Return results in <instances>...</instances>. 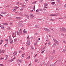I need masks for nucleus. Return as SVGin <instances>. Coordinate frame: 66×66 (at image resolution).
<instances>
[{
  "instance_id": "1",
  "label": "nucleus",
  "mask_w": 66,
  "mask_h": 66,
  "mask_svg": "<svg viewBox=\"0 0 66 66\" xmlns=\"http://www.w3.org/2000/svg\"><path fill=\"white\" fill-rule=\"evenodd\" d=\"M19 32H18V31H17L16 32V33L19 36H20V35H22V30L20 29L19 30Z\"/></svg>"
},
{
  "instance_id": "2",
  "label": "nucleus",
  "mask_w": 66,
  "mask_h": 66,
  "mask_svg": "<svg viewBox=\"0 0 66 66\" xmlns=\"http://www.w3.org/2000/svg\"><path fill=\"white\" fill-rule=\"evenodd\" d=\"M9 40L10 42V44H13V40L12 39L11 37L10 36L9 37Z\"/></svg>"
},
{
  "instance_id": "3",
  "label": "nucleus",
  "mask_w": 66,
  "mask_h": 66,
  "mask_svg": "<svg viewBox=\"0 0 66 66\" xmlns=\"http://www.w3.org/2000/svg\"><path fill=\"white\" fill-rule=\"evenodd\" d=\"M60 30L61 31H63L65 32H66V29L64 27H62V28H61L60 29Z\"/></svg>"
},
{
  "instance_id": "4",
  "label": "nucleus",
  "mask_w": 66,
  "mask_h": 66,
  "mask_svg": "<svg viewBox=\"0 0 66 66\" xmlns=\"http://www.w3.org/2000/svg\"><path fill=\"white\" fill-rule=\"evenodd\" d=\"M27 45L29 46L30 45V40H28L27 41Z\"/></svg>"
},
{
  "instance_id": "5",
  "label": "nucleus",
  "mask_w": 66,
  "mask_h": 66,
  "mask_svg": "<svg viewBox=\"0 0 66 66\" xmlns=\"http://www.w3.org/2000/svg\"><path fill=\"white\" fill-rule=\"evenodd\" d=\"M53 40L54 42L55 43H56L57 44H59V42H58V41L56 40L55 39H54Z\"/></svg>"
},
{
  "instance_id": "6",
  "label": "nucleus",
  "mask_w": 66,
  "mask_h": 66,
  "mask_svg": "<svg viewBox=\"0 0 66 66\" xmlns=\"http://www.w3.org/2000/svg\"><path fill=\"white\" fill-rule=\"evenodd\" d=\"M19 26L20 27H23V24L21 23L19 24Z\"/></svg>"
},
{
  "instance_id": "7",
  "label": "nucleus",
  "mask_w": 66,
  "mask_h": 66,
  "mask_svg": "<svg viewBox=\"0 0 66 66\" xmlns=\"http://www.w3.org/2000/svg\"><path fill=\"white\" fill-rule=\"evenodd\" d=\"M16 19H19V20L21 19H22V18L20 17H16Z\"/></svg>"
},
{
  "instance_id": "8",
  "label": "nucleus",
  "mask_w": 66,
  "mask_h": 66,
  "mask_svg": "<svg viewBox=\"0 0 66 66\" xmlns=\"http://www.w3.org/2000/svg\"><path fill=\"white\" fill-rule=\"evenodd\" d=\"M30 16L32 18H33L34 17V15H33L32 13H30Z\"/></svg>"
},
{
  "instance_id": "9",
  "label": "nucleus",
  "mask_w": 66,
  "mask_h": 66,
  "mask_svg": "<svg viewBox=\"0 0 66 66\" xmlns=\"http://www.w3.org/2000/svg\"><path fill=\"white\" fill-rule=\"evenodd\" d=\"M23 33H25L26 34H27V31H26V30H25V29H24L23 30Z\"/></svg>"
},
{
  "instance_id": "10",
  "label": "nucleus",
  "mask_w": 66,
  "mask_h": 66,
  "mask_svg": "<svg viewBox=\"0 0 66 66\" xmlns=\"http://www.w3.org/2000/svg\"><path fill=\"white\" fill-rule=\"evenodd\" d=\"M44 50V48H43L42 49V51H43L41 53V54H43L44 52V51H45V50Z\"/></svg>"
},
{
  "instance_id": "11",
  "label": "nucleus",
  "mask_w": 66,
  "mask_h": 66,
  "mask_svg": "<svg viewBox=\"0 0 66 66\" xmlns=\"http://www.w3.org/2000/svg\"><path fill=\"white\" fill-rule=\"evenodd\" d=\"M55 46H56V44L55 43L53 44V47H55Z\"/></svg>"
},
{
  "instance_id": "12",
  "label": "nucleus",
  "mask_w": 66,
  "mask_h": 66,
  "mask_svg": "<svg viewBox=\"0 0 66 66\" xmlns=\"http://www.w3.org/2000/svg\"><path fill=\"white\" fill-rule=\"evenodd\" d=\"M1 14H6V12H1Z\"/></svg>"
},
{
  "instance_id": "13",
  "label": "nucleus",
  "mask_w": 66,
  "mask_h": 66,
  "mask_svg": "<svg viewBox=\"0 0 66 66\" xmlns=\"http://www.w3.org/2000/svg\"><path fill=\"white\" fill-rule=\"evenodd\" d=\"M54 57L53 56H51L50 57V59H51V60Z\"/></svg>"
},
{
  "instance_id": "14",
  "label": "nucleus",
  "mask_w": 66,
  "mask_h": 66,
  "mask_svg": "<svg viewBox=\"0 0 66 66\" xmlns=\"http://www.w3.org/2000/svg\"><path fill=\"white\" fill-rule=\"evenodd\" d=\"M25 16H26V17H27V18H28V19H29V15H25Z\"/></svg>"
},
{
  "instance_id": "15",
  "label": "nucleus",
  "mask_w": 66,
  "mask_h": 66,
  "mask_svg": "<svg viewBox=\"0 0 66 66\" xmlns=\"http://www.w3.org/2000/svg\"><path fill=\"white\" fill-rule=\"evenodd\" d=\"M35 28H39V27H38V26L37 25H35Z\"/></svg>"
},
{
  "instance_id": "16",
  "label": "nucleus",
  "mask_w": 66,
  "mask_h": 66,
  "mask_svg": "<svg viewBox=\"0 0 66 66\" xmlns=\"http://www.w3.org/2000/svg\"><path fill=\"white\" fill-rule=\"evenodd\" d=\"M31 49L32 50H34V48L33 47V46H31Z\"/></svg>"
},
{
  "instance_id": "17",
  "label": "nucleus",
  "mask_w": 66,
  "mask_h": 66,
  "mask_svg": "<svg viewBox=\"0 0 66 66\" xmlns=\"http://www.w3.org/2000/svg\"><path fill=\"white\" fill-rule=\"evenodd\" d=\"M51 43L50 42H48V45L50 46V45H51Z\"/></svg>"
},
{
  "instance_id": "18",
  "label": "nucleus",
  "mask_w": 66,
  "mask_h": 66,
  "mask_svg": "<svg viewBox=\"0 0 66 66\" xmlns=\"http://www.w3.org/2000/svg\"><path fill=\"white\" fill-rule=\"evenodd\" d=\"M39 11H41V12H43V10L42 9H39Z\"/></svg>"
},
{
  "instance_id": "19",
  "label": "nucleus",
  "mask_w": 66,
  "mask_h": 66,
  "mask_svg": "<svg viewBox=\"0 0 66 66\" xmlns=\"http://www.w3.org/2000/svg\"><path fill=\"white\" fill-rule=\"evenodd\" d=\"M44 5L45 6H47L48 5V4L47 3H45L44 4Z\"/></svg>"
},
{
  "instance_id": "20",
  "label": "nucleus",
  "mask_w": 66,
  "mask_h": 66,
  "mask_svg": "<svg viewBox=\"0 0 66 66\" xmlns=\"http://www.w3.org/2000/svg\"><path fill=\"white\" fill-rule=\"evenodd\" d=\"M26 6L24 5H22V7H23L24 8H25V7H26Z\"/></svg>"
},
{
  "instance_id": "21",
  "label": "nucleus",
  "mask_w": 66,
  "mask_h": 66,
  "mask_svg": "<svg viewBox=\"0 0 66 66\" xmlns=\"http://www.w3.org/2000/svg\"><path fill=\"white\" fill-rule=\"evenodd\" d=\"M55 53V50H53V54H54Z\"/></svg>"
},
{
  "instance_id": "22",
  "label": "nucleus",
  "mask_w": 66,
  "mask_h": 66,
  "mask_svg": "<svg viewBox=\"0 0 66 66\" xmlns=\"http://www.w3.org/2000/svg\"><path fill=\"white\" fill-rule=\"evenodd\" d=\"M43 0H40V3H42L43 2Z\"/></svg>"
},
{
  "instance_id": "23",
  "label": "nucleus",
  "mask_w": 66,
  "mask_h": 66,
  "mask_svg": "<svg viewBox=\"0 0 66 66\" xmlns=\"http://www.w3.org/2000/svg\"><path fill=\"white\" fill-rule=\"evenodd\" d=\"M38 61V59H35V62H37Z\"/></svg>"
},
{
  "instance_id": "24",
  "label": "nucleus",
  "mask_w": 66,
  "mask_h": 66,
  "mask_svg": "<svg viewBox=\"0 0 66 66\" xmlns=\"http://www.w3.org/2000/svg\"><path fill=\"white\" fill-rule=\"evenodd\" d=\"M16 11V9H14L13 10V12H15V11Z\"/></svg>"
},
{
  "instance_id": "25",
  "label": "nucleus",
  "mask_w": 66,
  "mask_h": 66,
  "mask_svg": "<svg viewBox=\"0 0 66 66\" xmlns=\"http://www.w3.org/2000/svg\"><path fill=\"white\" fill-rule=\"evenodd\" d=\"M46 31H47V32H50V30L47 29V30Z\"/></svg>"
},
{
  "instance_id": "26",
  "label": "nucleus",
  "mask_w": 66,
  "mask_h": 66,
  "mask_svg": "<svg viewBox=\"0 0 66 66\" xmlns=\"http://www.w3.org/2000/svg\"><path fill=\"white\" fill-rule=\"evenodd\" d=\"M51 3L52 4L54 5V4L55 3V2H52Z\"/></svg>"
},
{
  "instance_id": "27",
  "label": "nucleus",
  "mask_w": 66,
  "mask_h": 66,
  "mask_svg": "<svg viewBox=\"0 0 66 66\" xmlns=\"http://www.w3.org/2000/svg\"><path fill=\"white\" fill-rule=\"evenodd\" d=\"M36 2H37V1H35L32 3V4H34L35 3H36Z\"/></svg>"
},
{
  "instance_id": "28",
  "label": "nucleus",
  "mask_w": 66,
  "mask_h": 66,
  "mask_svg": "<svg viewBox=\"0 0 66 66\" xmlns=\"http://www.w3.org/2000/svg\"><path fill=\"white\" fill-rule=\"evenodd\" d=\"M47 28H44V30H45V31H47Z\"/></svg>"
},
{
  "instance_id": "29",
  "label": "nucleus",
  "mask_w": 66,
  "mask_h": 66,
  "mask_svg": "<svg viewBox=\"0 0 66 66\" xmlns=\"http://www.w3.org/2000/svg\"><path fill=\"white\" fill-rule=\"evenodd\" d=\"M37 45V43H36V42L35 43V44H34V45L35 46H36V45Z\"/></svg>"
},
{
  "instance_id": "30",
  "label": "nucleus",
  "mask_w": 66,
  "mask_h": 66,
  "mask_svg": "<svg viewBox=\"0 0 66 66\" xmlns=\"http://www.w3.org/2000/svg\"><path fill=\"white\" fill-rule=\"evenodd\" d=\"M19 14L20 15H22V13L21 12H20V13H19Z\"/></svg>"
},
{
  "instance_id": "31",
  "label": "nucleus",
  "mask_w": 66,
  "mask_h": 66,
  "mask_svg": "<svg viewBox=\"0 0 66 66\" xmlns=\"http://www.w3.org/2000/svg\"><path fill=\"white\" fill-rule=\"evenodd\" d=\"M24 54H22V57H24Z\"/></svg>"
},
{
  "instance_id": "32",
  "label": "nucleus",
  "mask_w": 66,
  "mask_h": 66,
  "mask_svg": "<svg viewBox=\"0 0 66 66\" xmlns=\"http://www.w3.org/2000/svg\"><path fill=\"white\" fill-rule=\"evenodd\" d=\"M65 51H66V49H63V52H65Z\"/></svg>"
},
{
  "instance_id": "33",
  "label": "nucleus",
  "mask_w": 66,
  "mask_h": 66,
  "mask_svg": "<svg viewBox=\"0 0 66 66\" xmlns=\"http://www.w3.org/2000/svg\"><path fill=\"white\" fill-rule=\"evenodd\" d=\"M56 1H57V2H58V3H60V0H57Z\"/></svg>"
},
{
  "instance_id": "34",
  "label": "nucleus",
  "mask_w": 66,
  "mask_h": 66,
  "mask_svg": "<svg viewBox=\"0 0 66 66\" xmlns=\"http://www.w3.org/2000/svg\"><path fill=\"white\" fill-rule=\"evenodd\" d=\"M19 62L20 63H21L22 62V61L21 60H19Z\"/></svg>"
},
{
  "instance_id": "35",
  "label": "nucleus",
  "mask_w": 66,
  "mask_h": 66,
  "mask_svg": "<svg viewBox=\"0 0 66 66\" xmlns=\"http://www.w3.org/2000/svg\"><path fill=\"white\" fill-rule=\"evenodd\" d=\"M7 29H8V30H11V28L10 27H8Z\"/></svg>"
},
{
  "instance_id": "36",
  "label": "nucleus",
  "mask_w": 66,
  "mask_h": 66,
  "mask_svg": "<svg viewBox=\"0 0 66 66\" xmlns=\"http://www.w3.org/2000/svg\"><path fill=\"white\" fill-rule=\"evenodd\" d=\"M53 16H57V15L55 14H53Z\"/></svg>"
},
{
  "instance_id": "37",
  "label": "nucleus",
  "mask_w": 66,
  "mask_h": 66,
  "mask_svg": "<svg viewBox=\"0 0 66 66\" xmlns=\"http://www.w3.org/2000/svg\"><path fill=\"white\" fill-rule=\"evenodd\" d=\"M3 59H4V57L0 59V60H3Z\"/></svg>"
},
{
  "instance_id": "38",
  "label": "nucleus",
  "mask_w": 66,
  "mask_h": 66,
  "mask_svg": "<svg viewBox=\"0 0 66 66\" xmlns=\"http://www.w3.org/2000/svg\"><path fill=\"white\" fill-rule=\"evenodd\" d=\"M39 11V10L38 9H37L36 11V12H38Z\"/></svg>"
},
{
  "instance_id": "39",
  "label": "nucleus",
  "mask_w": 66,
  "mask_h": 66,
  "mask_svg": "<svg viewBox=\"0 0 66 66\" xmlns=\"http://www.w3.org/2000/svg\"><path fill=\"white\" fill-rule=\"evenodd\" d=\"M5 26H7L8 25V24L7 23H5Z\"/></svg>"
},
{
  "instance_id": "40",
  "label": "nucleus",
  "mask_w": 66,
  "mask_h": 66,
  "mask_svg": "<svg viewBox=\"0 0 66 66\" xmlns=\"http://www.w3.org/2000/svg\"><path fill=\"white\" fill-rule=\"evenodd\" d=\"M5 41H6V42H8V41H9V40H8V39H5Z\"/></svg>"
},
{
  "instance_id": "41",
  "label": "nucleus",
  "mask_w": 66,
  "mask_h": 66,
  "mask_svg": "<svg viewBox=\"0 0 66 66\" xmlns=\"http://www.w3.org/2000/svg\"><path fill=\"white\" fill-rule=\"evenodd\" d=\"M9 56V55H6L5 56V57H8V56Z\"/></svg>"
},
{
  "instance_id": "42",
  "label": "nucleus",
  "mask_w": 66,
  "mask_h": 66,
  "mask_svg": "<svg viewBox=\"0 0 66 66\" xmlns=\"http://www.w3.org/2000/svg\"><path fill=\"white\" fill-rule=\"evenodd\" d=\"M16 40H17V39H15L14 40V42H16Z\"/></svg>"
},
{
  "instance_id": "43",
  "label": "nucleus",
  "mask_w": 66,
  "mask_h": 66,
  "mask_svg": "<svg viewBox=\"0 0 66 66\" xmlns=\"http://www.w3.org/2000/svg\"><path fill=\"white\" fill-rule=\"evenodd\" d=\"M4 66V65L2 64H0V66Z\"/></svg>"
},
{
  "instance_id": "44",
  "label": "nucleus",
  "mask_w": 66,
  "mask_h": 66,
  "mask_svg": "<svg viewBox=\"0 0 66 66\" xmlns=\"http://www.w3.org/2000/svg\"><path fill=\"white\" fill-rule=\"evenodd\" d=\"M10 62H13V59H12L11 60H9Z\"/></svg>"
},
{
  "instance_id": "45",
  "label": "nucleus",
  "mask_w": 66,
  "mask_h": 66,
  "mask_svg": "<svg viewBox=\"0 0 66 66\" xmlns=\"http://www.w3.org/2000/svg\"><path fill=\"white\" fill-rule=\"evenodd\" d=\"M34 8H33V9L34 10V11H35V6H34Z\"/></svg>"
},
{
  "instance_id": "46",
  "label": "nucleus",
  "mask_w": 66,
  "mask_h": 66,
  "mask_svg": "<svg viewBox=\"0 0 66 66\" xmlns=\"http://www.w3.org/2000/svg\"><path fill=\"white\" fill-rule=\"evenodd\" d=\"M59 19H63V18H59Z\"/></svg>"
},
{
  "instance_id": "47",
  "label": "nucleus",
  "mask_w": 66,
  "mask_h": 66,
  "mask_svg": "<svg viewBox=\"0 0 66 66\" xmlns=\"http://www.w3.org/2000/svg\"><path fill=\"white\" fill-rule=\"evenodd\" d=\"M1 29H4V28L3 27H2L1 28Z\"/></svg>"
},
{
  "instance_id": "48",
  "label": "nucleus",
  "mask_w": 66,
  "mask_h": 66,
  "mask_svg": "<svg viewBox=\"0 0 66 66\" xmlns=\"http://www.w3.org/2000/svg\"><path fill=\"white\" fill-rule=\"evenodd\" d=\"M46 66H49V63H47Z\"/></svg>"
},
{
  "instance_id": "49",
  "label": "nucleus",
  "mask_w": 66,
  "mask_h": 66,
  "mask_svg": "<svg viewBox=\"0 0 66 66\" xmlns=\"http://www.w3.org/2000/svg\"><path fill=\"white\" fill-rule=\"evenodd\" d=\"M5 51H4V50H2V52L3 53H4V52Z\"/></svg>"
},
{
  "instance_id": "50",
  "label": "nucleus",
  "mask_w": 66,
  "mask_h": 66,
  "mask_svg": "<svg viewBox=\"0 0 66 66\" xmlns=\"http://www.w3.org/2000/svg\"><path fill=\"white\" fill-rule=\"evenodd\" d=\"M8 58L7 57H6V58L5 59V60H7Z\"/></svg>"
},
{
  "instance_id": "51",
  "label": "nucleus",
  "mask_w": 66,
  "mask_h": 66,
  "mask_svg": "<svg viewBox=\"0 0 66 66\" xmlns=\"http://www.w3.org/2000/svg\"><path fill=\"white\" fill-rule=\"evenodd\" d=\"M0 53H2V51H1V50H0Z\"/></svg>"
},
{
  "instance_id": "52",
  "label": "nucleus",
  "mask_w": 66,
  "mask_h": 66,
  "mask_svg": "<svg viewBox=\"0 0 66 66\" xmlns=\"http://www.w3.org/2000/svg\"><path fill=\"white\" fill-rule=\"evenodd\" d=\"M64 7H66V4H65L64 6Z\"/></svg>"
},
{
  "instance_id": "53",
  "label": "nucleus",
  "mask_w": 66,
  "mask_h": 66,
  "mask_svg": "<svg viewBox=\"0 0 66 66\" xmlns=\"http://www.w3.org/2000/svg\"><path fill=\"white\" fill-rule=\"evenodd\" d=\"M50 66H53V65L52 64L50 65Z\"/></svg>"
},
{
  "instance_id": "54",
  "label": "nucleus",
  "mask_w": 66,
  "mask_h": 66,
  "mask_svg": "<svg viewBox=\"0 0 66 66\" xmlns=\"http://www.w3.org/2000/svg\"><path fill=\"white\" fill-rule=\"evenodd\" d=\"M15 7L16 9H18V7L16 6V7Z\"/></svg>"
},
{
  "instance_id": "55",
  "label": "nucleus",
  "mask_w": 66,
  "mask_h": 66,
  "mask_svg": "<svg viewBox=\"0 0 66 66\" xmlns=\"http://www.w3.org/2000/svg\"><path fill=\"white\" fill-rule=\"evenodd\" d=\"M23 8L21 9L20 10V11H22V10H23Z\"/></svg>"
},
{
  "instance_id": "56",
  "label": "nucleus",
  "mask_w": 66,
  "mask_h": 66,
  "mask_svg": "<svg viewBox=\"0 0 66 66\" xmlns=\"http://www.w3.org/2000/svg\"><path fill=\"white\" fill-rule=\"evenodd\" d=\"M57 15H60V13H57Z\"/></svg>"
},
{
  "instance_id": "57",
  "label": "nucleus",
  "mask_w": 66,
  "mask_h": 66,
  "mask_svg": "<svg viewBox=\"0 0 66 66\" xmlns=\"http://www.w3.org/2000/svg\"><path fill=\"white\" fill-rule=\"evenodd\" d=\"M63 43H65V41L64 40L63 41Z\"/></svg>"
},
{
  "instance_id": "58",
  "label": "nucleus",
  "mask_w": 66,
  "mask_h": 66,
  "mask_svg": "<svg viewBox=\"0 0 66 66\" xmlns=\"http://www.w3.org/2000/svg\"><path fill=\"white\" fill-rule=\"evenodd\" d=\"M29 36H28V37H27V38H28H28H29Z\"/></svg>"
},
{
  "instance_id": "59",
  "label": "nucleus",
  "mask_w": 66,
  "mask_h": 66,
  "mask_svg": "<svg viewBox=\"0 0 66 66\" xmlns=\"http://www.w3.org/2000/svg\"><path fill=\"white\" fill-rule=\"evenodd\" d=\"M1 42H2H2H3V40H1Z\"/></svg>"
},
{
  "instance_id": "60",
  "label": "nucleus",
  "mask_w": 66,
  "mask_h": 66,
  "mask_svg": "<svg viewBox=\"0 0 66 66\" xmlns=\"http://www.w3.org/2000/svg\"><path fill=\"white\" fill-rule=\"evenodd\" d=\"M29 58H30V56H29V57H27V59H29Z\"/></svg>"
},
{
  "instance_id": "61",
  "label": "nucleus",
  "mask_w": 66,
  "mask_h": 66,
  "mask_svg": "<svg viewBox=\"0 0 66 66\" xmlns=\"http://www.w3.org/2000/svg\"><path fill=\"white\" fill-rule=\"evenodd\" d=\"M13 35H15V32L13 33Z\"/></svg>"
},
{
  "instance_id": "62",
  "label": "nucleus",
  "mask_w": 66,
  "mask_h": 66,
  "mask_svg": "<svg viewBox=\"0 0 66 66\" xmlns=\"http://www.w3.org/2000/svg\"><path fill=\"white\" fill-rule=\"evenodd\" d=\"M37 34V33H36V34H35V35H37V34Z\"/></svg>"
},
{
  "instance_id": "63",
  "label": "nucleus",
  "mask_w": 66,
  "mask_h": 66,
  "mask_svg": "<svg viewBox=\"0 0 66 66\" xmlns=\"http://www.w3.org/2000/svg\"><path fill=\"white\" fill-rule=\"evenodd\" d=\"M0 16H2V17H3V16L1 14H0Z\"/></svg>"
},
{
  "instance_id": "64",
  "label": "nucleus",
  "mask_w": 66,
  "mask_h": 66,
  "mask_svg": "<svg viewBox=\"0 0 66 66\" xmlns=\"http://www.w3.org/2000/svg\"><path fill=\"white\" fill-rule=\"evenodd\" d=\"M10 24L11 25V24H12V23H10Z\"/></svg>"
}]
</instances>
